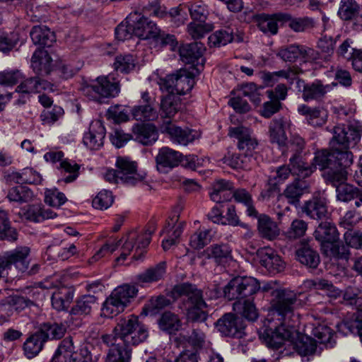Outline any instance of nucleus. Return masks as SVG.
Returning <instances> with one entry per match:
<instances>
[{
    "instance_id": "nucleus-13",
    "label": "nucleus",
    "mask_w": 362,
    "mask_h": 362,
    "mask_svg": "<svg viewBox=\"0 0 362 362\" xmlns=\"http://www.w3.org/2000/svg\"><path fill=\"white\" fill-rule=\"evenodd\" d=\"M228 135L238 140L237 146L240 152L249 156L252 158L253 151L258 145L257 140L252 131L244 126L230 127Z\"/></svg>"
},
{
    "instance_id": "nucleus-48",
    "label": "nucleus",
    "mask_w": 362,
    "mask_h": 362,
    "mask_svg": "<svg viewBox=\"0 0 362 362\" xmlns=\"http://www.w3.org/2000/svg\"><path fill=\"white\" fill-rule=\"evenodd\" d=\"M289 165L293 175H296L303 178L308 177L315 171V167L313 161L310 164L307 163L297 153L293 154L289 158Z\"/></svg>"
},
{
    "instance_id": "nucleus-52",
    "label": "nucleus",
    "mask_w": 362,
    "mask_h": 362,
    "mask_svg": "<svg viewBox=\"0 0 362 362\" xmlns=\"http://www.w3.org/2000/svg\"><path fill=\"white\" fill-rule=\"evenodd\" d=\"M137 64V60L133 54H119L115 58L114 69L122 74H129L134 71Z\"/></svg>"
},
{
    "instance_id": "nucleus-36",
    "label": "nucleus",
    "mask_w": 362,
    "mask_h": 362,
    "mask_svg": "<svg viewBox=\"0 0 362 362\" xmlns=\"http://www.w3.org/2000/svg\"><path fill=\"white\" fill-rule=\"evenodd\" d=\"M257 230L260 236L268 240L276 239L280 234L277 223L269 216L260 214L257 222Z\"/></svg>"
},
{
    "instance_id": "nucleus-37",
    "label": "nucleus",
    "mask_w": 362,
    "mask_h": 362,
    "mask_svg": "<svg viewBox=\"0 0 362 362\" xmlns=\"http://www.w3.org/2000/svg\"><path fill=\"white\" fill-rule=\"evenodd\" d=\"M57 213L50 209H46L42 204L29 205L23 211V216L25 219L40 223L46 219L54 218L57 217Z\"/></svg>"
},
{
    "instance_id": "nucleus-1",
    "label": "nucleus",
    "mask_w": 362,
    "mask_h": 362,
    "mask_svg": "<svg viewBox=\"0 0 362 362\" xmlns=\"http://www.w3.org/2000/svg\"><path fill=\"white\" fill-rule=\"evenodd\" d=\"M272 310L281 321L278 326L270 325L262 334V338L269 348L277 349L286 341H292L298 332L296 327L300 322L299 315L295 313L300 304L296 294L289 290L275 291Z\"/></svg>"
},
{
    "instance_id": "nucleus-64",
    "label": "nucleus",
    "mask_w": 362,
    "mask_h": 362,
    "mask_svg": "<svg viewBox=\"0 0 362 362\" xmlns=\"http://www.w3.org/2000/svg\"><path fill=\"white\" fill-rule=\"evenodd\" d=\"M308 225L305 221L301 219H295L288 230L284 232V235L290 240H296L305 234Z\"/></svg>"
},
{
    "instance_id": "nucleus-63",
    "label": "nucleus",
    "mask_w": 362,
    "mask_h": 362,
    "mask_svg": "<svg viewBox=\"0 0 362 362\" xmlns=\"http://www.w3.org/2000/svg\"><path fill=\"white\" fill-rule=\"evenodd\" d=\"M125 308L124 305L110 294L103 304L101 315L105 317L112 318L123 312Z\"/></svg>"
},
{
    "instance_id": "nucleus-11",
    "label": "nucleus",
    "mask_w": 362,
    "mask_h": 362,
    "mask_svg": "<svg viewBox=\"0 0 362 362\" xmlns=\"http://www.w3.org/2000/svg\"><path fill=\"white\" fill-rule=\"evenodd\" d=\"M341 20L346 33L362 29V9L356 0H341Z\"/></svg>"
},
{
    "instance_id": "nucleus-60",
    "label": "nucleus",
    "mask_w": 362,
    "mask_h": 362,
    "mask_svg": "<svg viewBox=\"0 0 362 362\" xmlns=\"http://www.w3.org/2000/svg\"><path fill=\"white\" fill-rule=\"evenodd\" d=\"M350 149L342 146V141H341V182L352 176L351 165L354 163V155Z\"/></svg>"
},
{
    "instance_id": "nucleus-6",
    "label": "nucleus",
    "mask_w": 362,
    "mask_h": 362,
    "mask_svg": "<svg viewBox=\"0 0 362 362\" xmlns=\"http://www.w3.org/2000/svg\"><path fill=\"white\" fill-rule=\"evenodd\" d=\"M29 253V247H20L0 255V278L14 279L18 276L16 272H26Z\"/></svg>"
},
{
    "instance_id": "nucleus-24",
    "label": "nucleus",
    "mask_w": 362,
    "mask_h": 362,
    "mask_svg": "<svg viewBox=\"0 0 362 362\" xmlns=\"http://www.w3.org/2000/svg\"><path fill=\"white\" fill-rule=\"evenodd\" d=\"M42 90L53 91V85L38 76L30 77L22 80L21 83L16 87V92L24 95L40 93Z\"/></svg>"
},
{
    "instance_id": "nucleus-61",
    "label": "nucleus",
    "mask_w": 362,
    "mask_h": 362,
    "mask_svg": "<svg viewBox=\"0 0 362 362\" xmlns=\"http://www.w3.org/2000/svg\"><path fill=\"white\" fill-rule=\"evenodd\" d=\"M211 230L209 229H199L189 237V246L194 250H201L206 246L211 240Z\"/></svg>"
},
{
    "instance_id": "nucleus-46",
    "label": "nucleus",
    "mask_w": 362,
    "mask_h": 362,
    "mask_svg": "<svg viewBox=\"0 0 362 362\" xmlns=\"http://www.w3.org/2000/svg\"><path fill=\"white\" fill-rule=\"evenodd\" d=\"M37 332L46 342L49 339L62 338L66 332V327L63 323L45 322L40 325Z\"/></svg>"
},
{
    "instance_id": "nucleus-35",
    "label": "nucleus",
    "mask_w": 362,
    "mask_h": 362,
    "mask_svg": "<svg viewBox=\"0 0 362 362\" xmlns=\"http://www.w3.org/2000/svg\"><path fill=\"white\" fill-rule=\"evenodd\" d=\"M283 13L269 15L261 13L256 16V22L258 28L267 35H274L278 33V21H283L281 16Z\"/></svg>"
},
{
    "instance_id": "nucleus-49",
    "label": "nucleus",
    "mask_w": 362,
    "mask_h": 362,
    "mask_svg": "<svg viewBox=\"0 0 362 362\" xmlns=\"http://www.w3.org/2000/svg\"><path fill=\"white\" fill-rule=\"evenodd\" d=\"M97 301L98 298L93 295H83L76 300L70 313L74 315H88L93 307L97 304Z\"/></svg>"
},
{
    "instance_id": "nucleus-41",
    "label": "nucleus",
    "mask_w": 362,
    "mask_h": 362,
    "mask_svg": "<svg viewBox=\"0 0 362 362\" xmlns=\"http://www.w3.org/2000/svg\"><path fill=\"white\" fill-rule=\"evenodd\" d=\"M297 259L307 267L315 269L320 262L318 252L313 249L308 244H302L296 252Z\"/></svg>"
},
{
    "instance_id": "nucleus-22",
    "label": "nucleus",
    "mask_w": 362,
    "mask_h": 362,
    "mask_svg": "<svg viewBox=\"0 0 362 362\" xmlns=\"http://www.w3.org/2000/svg\"><path fill=\"white\" fill-rule=\"evenodd\" d=\"M133 139L144 146L153 144L158 139L156 127L151 124H136L132 127Z\"/></svg>"
},
{
    "instance_id": "nucleus-15",
    "label": "nucleus",
    "mask_w": 362,
    "mask_h": 362,
    "mask_svg": "<svg viewBox=\"0 0 362 362\" xmlns=\"http://www.w3.org/2000/svg\"><path fill=\"white\" fill-rule=\"evenodd\" d=\"M115 165L120 176L122 183L127 185H135L144 179L137 173V163L128 157H118Z\"/></svg>"
},
{
    "instance_id": "nucleus-4",
    "label": "nucleus",
    "mask_w": 362,
    "mask_h": 362,
    "mask_svg": "<svg viewBox=\"0 0 362 362\" xmlns=\"http://www.w3.org/2000/svg\"><path fill=\"white\" fill-rule=\"evenodd\" d=\"M115 339L117 345L123 344L127 348L144 342L148 337L147 327L141 323L139 317L131 315L127 317L120 318L112 330L108 334Z\"/></svg>"
},
{
    "instance_id": "nucleus-8",
    "label": "nucleus",
    "mask_w": 362,
    "mask_h": 362,
    "mask_svg": "<svg viewBox=\"0 0 362 362\" xmlns=\"http://www.w3.org/2000/svg\"><path fill=\"white\" fill-rule=\"evenodd\" d=\"M154 228L146 229L143 232L130 231L126 236L125 240L122 245V252L117 258L119 262L127 259V256L135 249V254L133 256L134 260H141L146 253L145 249L149 245L151 240V235Z\"/></svg>"
},
{
    "instance_id": "nucleus-33",
    "label": "nucleus",
    "mask_w": 362,
    "mask_h": 362,
    "mask_svg": "<svg viewBox=\"0 0 362 362\" xmlns=\"http://www.w3.org/2000/svg\"><path fill=\"white\" fill-rule=\"evenodd\" d=\"M298 112L305 117L308 124L315 127H322L327 120V114L320 107H311L302 104L298 107Z\"/></svg>"
},
{
    "instance_id": "nucleus-32",
    "label": "nucleus",
    "mask_w": 362,
    "mask_h": 362,
    "mask_svg": "<svg viewBox=\"0 0 362 362\" xmlns=\"http://www.w3.org/2000/svg\"><path fill=\"white\" fill-rule=\"evenodd\" d=\"M166 268V262H160L136 275V281L141 285L158 282L164 278Z\"/></svg>"
},
{
    "instance_id": "nucleus-14",
    "label": "nucleus",
    "mask_w": 362,
    "mask_h": 362,
    "mask_svg": "<svg viewBox=\"0 0 362 362\" xmlns=\"http://www.w3.org/2000/svg\"><path fill=\"white\" fill-rule=\"evenodd\" d=\"M218 330L226 337L242 338L245 326L241 319L235 314L223 315L216 323Z\"/></svg>"
},
{
    "instance_id": "nucleus-5",
    "label": "nucleus",
    "mask_w": 362,
    "mask_h": 362,
    "mask_svg": "<svg viewBox=\"0 0 362 362\" xmlns=\"http://www.w3.org/2000/svg\"><path fill=\"white\" fill-rule=\"evenodd\" d=\"M80 90L88 100L102 104L119 95L120 83L112 74L100 76L93 80L84 81Z\"/></svg>"
},
{
    "instance_id": "nucleus-51",
    "label": "nucleus",
    "mask_w": 362,
    "mask_h": 362,
    "mask_svg": "<svg viewBox=\"0 0 362 362\" xmlns=\"http://www.w3.org/2000/svg\"><path fill=\"white\" fill-rule=\"evenodd\" d=\"M221 160L232 168L247 170L250 169L252 158L242 152L238 154L228 151Z\"/></svg>"
},
{
    "instance_id": "nucleus-45",
    "label": "nucleus",
    "mask_w": 362,
    "mask_h": 362,
    "mask_svg": "<svg viewBox=\"0 0 362 362\" xmlns=\"http://www.w3.org/2000/svg\"><path fill=\"white\" fill-rule=\"evenodd\" d=\"M74 294L71 288L62 286L57 288L51 298L53 308L59 311L66 309L73 300Z\"/></svg>"
},
{
    "instance_id": "nucleus-18",
    "label": "nucleus",
    "mask_w": 362,
    "mask_h": 362,
    "mask_svg": "<svg viewBox=\"0 0 362 362\" xmlns=\"http://www.w3.org/2000/svg\"><path fill=\"white\" fill-rule=\"evenodd\" d=\"M102 341L110 347L105 362H130L132 358V348H127L123 344L117 345L112 336L103 335Z\"/></svg>"
},
{
    "instance_id": "nucleus-27",
    "label": "nucleus",
    "mask_w": 362,
    "mask_h": 362,
    "mask_svg": "<svg viewBox=\"0 0 362 362\" xmlns=\"http://www.w3.org/2000/svg\"><path fill=\"white\" fill-rule=\"evenodd\" d=\"M344 300L341 302V305L343 306L341 307V310H345L346 307L351 306L352 311H346V315L344 317L342 320V325H344V320L348 317V316L351 313H356V316H357L359 320H362V317H360L358 314V311H362V296H359L357 293V290L355 288L348 287L343 295ZM344 329L347 330V329L344 327Z\"/></svg>"
},
{
    "instance_id": "nucleus-30",
    "label": "nucleus",
    "mask_w": 362,
    "mask_h": 362,
    "mask_svg": "<svg viewBox=\"0 0 362 362\" xmlns=\"http://www.w3.org/2000/svg\"><path fill=\"white\" fill-rule=\"evenodd\" d=\"M234 189L232 182L226 180H217L211 185L209 192L211 199L216 203L228 202L232 199Z\"/></svg>"
},
{
    "instance_id": "nucleus-23",
    "label": "nucleus",
    "mask_w": 362,
    "mask_h": 362,
    "mask_svg": "<svg viewBox=\"0 0 362 362\" xmlns=\"http://www.w3.org/2000/svg\"><path fill=\"white\" fill-rule=\"evenodd\" d=\"M291 122L284 117L272 119L269 125V140L279 146H284L286 144L287 136L286 130L290 127Z\"/></svg>"
},
{
    "instance_id": "nucleus-29",
    "label": "nucleus",
    "mask_w": 362,
    "mask_h": 362,
    "mask_svg": "<svg viewBox=\"0 0 362 362\" xmlns=\"http://www.w3.org/2000/svg\"><path fill=\"white\" fill-rule=\"evenodd\" d=\"M362 127L356 120H349L344 124L341 132V141L345 148H352L356 146L361 137Z\"/></svg>"
},
{
    "instance_id": "nucleus-56",
    "label": "nucleus",
    "mask_w": 362,
    "mask_h": 362,
    "mask_svg": "<svg viewBox=\"0 0 362 362\" xmlns=\"http://www.w3.org/2000/svg\"><path fill=\"white\" fill-rule=\"evenodd\" d=\"M137 292L138 290L134 286L123 284L115 288L112 291L111 295L124 305V307H127L131 300L136 296Z\"/></svg>"
},
{
    "instance_id": "nucleus-28",
    "label": "nucleus",
    "mask_w": 362,
    "mask_h": 362,
    "mask_svg": "<svg viewBox=\"0 0 362 362\" xmlns=\"http://www.w3.org/2000/svg\"><path fill=\"white\" fill-rule=\"evenodd\" d=\"M255 298L235 300L233 304L235 315L250 322H255L259 317V312L254 302Z\"/></svg>"
},
{
    "instance_id": "nucleus-43",
    "label": "nucleus",
    "mask_w": 362,
    "mask_h": 362,
    "mask_svg": "<svg viewBox=\"0 0 362 362\" xmlns=\"http://www.w3.org/2000/svg\"><path fill=\"white\" fill-rule=\"evenodd\" d=\"M205 50L204 45L201 42L185 44L180 47V56L182 60L187 64H194L203 54Z\"/></svg>"
},
{
    "instance_id": "nucleus-59",
    "label": "nucleus",
    "mask_w": 362,
    "mask_h": 362,
    "mask_svg": "<svg viewBox=\"0 0 362 362\" xmlns=\"http://www.w3.org/2000/svg\"><path fill=\"white\" fill-rule=\"evenodd\" d=\"M160 107L165 117L170 118L179 110L180 107V100L176 95L168 93V95L162 99Z\"/></svg>"
},
{
    "instance_id": "nucleus-2",
    "label": "nucleus",
    "mask_w": 362,
    "mask_h": 362,
    "mask_svg": "<svg viewBox=\"0 0 362 362\" xmlns=\"http://www.w3.org/2000/svg\"><path fill=\"white\" fill-rule=\"evenodd\" d=\"M337 127H333L334 136L327 148L317 150L312 160L315 170L318 167L324 170L323 176L326 181L336 187V197L339 199V139Z\"/></svg>"
},
{
    "instance_id": "nucleus-10",
    "label": "nucleus",
    "mask_w": 362,
    "mask_h": 362,
    "mask_svg": "<svg viewBox=\"0 0 362 362\" xmlns=\"http://www.w3.org/2000/svg\"><path fill=\"white\" fill-rule=\"evenodd\" d=\"M192 74L186 69H180L175 74H169L160 78V89L174 95H185L189 92L194 85Z\"/></svg>"
},
{
    "instance_id": "nucleus-12",
    "label": "nucleus",
    "mask_w": 362,
    "mask_h": 362,
    "mask_svg": "<svg viewBox=\"0 0 362 362\" xmlns=\"http://www.w3.org/2000/svg\"><path fill=\"white\" fill-rule=\"evenodd\" d=\"M127 22L133 25L134 35L139 39H154L160 33V28L157 25L140 13H129Z\"/></svg>"
},
{
    "instance_id": "nucleus-17",
    "label": "nucleus",
    "mask_w": 362,
    "mask_h": 362,
    "mask_svg": "<svg viewBox=\"0 0 362 362\" xmlns=\"http://www.w3.org/2000/svg\"><path fill=\"white\" fill-rule=\"evenodd\" d=\"M178 220L179 215L174 214L167 220L166 224L162 230V233H167V238L162 242V247L165 251L170 250L172 246L178 243L179 238L185 228L186 222L177 223Z\"/></svg>"
},
{
    "instance_id": "nucleus-21",
    "label": "nucleus",
    "mask_w": 362,
    "mask_h": 362,
    "mask_svg": "<svg viewBox=\"0 0 362 362\" xmlns=\"http://www.w3.org/2000/svg\"><path fill=\"white\" fill-rule=\"evenodd\" d=\"M162 133L168 134L173 142L186 146L194 140L192 130L182 129L173 124L170 121L164 122L160 127Z\"/></svg>"
},
{
    "instance_id": "nucleus-9",
    "label": "nucleus",
    "mask_w": 362,
    "mask_h": 362,
    "mask_svg": "<svg viewBox=\"0 0 362 362\" xmlns=\"http://www.w3.org/2000/svg\"><path fill=\"white\" fill-rule=\"evenodd\" d=\"M321 242L323 254L330 259H339V240L337 227L330 222H321L314 232Z\"/></svg>"
},
{
    "instance_id": "nucleus-19",
    "label": "nucleus",
    "mask_w": 362,
    "mask_h": 362,
    "mask_svg": "<svg viewBox=\"0 0 362 362\" xmlns=\"http://www.w3.org/2000/svg\"><path fill=\"white\" fill-rule=\"evenodd\" d=\"M257 255L260 264L271 274H276L284 271L285 262L277 252L269 247H262L258 250Z\"/></svg>"
},
{
    "instance_id": "nucleus-3",
    "label": "nucleus",
    "mask_w": 362,
    "mask_h": 362,
    "mask_svg": "<svg viewBox=\"0 0 362 362\" xmlns=\"http://www.w3.org/2000/svg\"><path fill=\"white\" fill-rule=\"evenodd\" d=\"M172 297L182 298L180 308L186 312L187 318L192 322H204L207 319V304L204 300L202 291L195 285L184 283L174 286Z\"/></svg>"
},
{
    "instance_id": "nucleus-25",
    "label": "nucleus",
    "mask_w": 362,
    "mask_h": 362,
    "mask_svg": "<svg viewBox=\"0 0 362 362\" xmlns=\"http://www.w3.org/2000/svg\"><path fill=\"white\" fill-rule=\"evenodd\" d=\"M31 67L38 76H47L52 70V59L47 50L37 49L31 59Z\"/></svg>"
},
{
    "instance_id": "nucleus-31",
    "label": "nucleus",
    "mask_w": 362,
    "mask_h": 362,
    "mask_svg": "<svg viewBox=\"0 0 362 362\" xmlns=\"http://www.w3.org/2000/svg\"><path fill=\"white\" fill-rule=\"evenodd\" d=\"M303 83L302 98L305 102L322 100L329 88V85H323L320 80H316L310 83H304L303 81L298 79V83Z\"/></svg>"
},
{
    "instance_id": "nucleus-50",
    "label": "nucleus",
    "mask_w": 362,
    "mask_h": 362,
    "mask_svg": "<svg viewBox=\"0 0 362 362\" xmlns=\"http://www.w3.org/2000/svg\"><path fill=\"white\" fill-rule=\"evenodd\" d=\"M10 180L18 184L38 185L42 182L40 173L32 168H25L21 172H13L8 175Z\"/></svg>"
},
{
    "instance_id": "nucleus-26",
    "label": "nucleus",
    "mask_w": 362,
    "mask_h": 362,
    "mask_svg": "<svg viewBox=\"0 0 362 362\" xmlns=\"http://www.w3.org/2000/svg\"><path fill=\"white\" fill-rule=\"evenodd\" d=\"M34 305L33 300L21 295H14L7 298L4 302L0 303V312L6 313L8 316L13 314V311L20 313L27 308Z\"/></svg>"
},
{
    "instance_id": "nucleus-57",
    "label": "nucleus",
    "mask_w": 362,
    "mask_h": 362,
    "mask_svg": "<svg viewBox=\"0 0 362 362\" xmlns=\"http://www.w3.org/2000/svg\"><path fill=\"white\" fill-rule=\"evenodd\" d=\"M170 304V300L164 296H153L144 305L143 313H145L146 315H155Z\"/></svg>"
},
{
    "instance_id": "nucleus-16",
    "label": "nucleus",
    "mask_w": 362,
    "mask_h": 362,
    "mask_svg": "<svg viewBox=\"0 0 362 362\" xmlns=\"http://www.w3.org/2000/svg\"><path fill=\"white\" fill-rule=\"evenodd\" d=\"M156 169L160 173H168L177 167L182 160V153L168 146L158 150L155 157Z\"/></svg>"
},
{
    "instance_id": "nucleus-7",
    "label": "nucleus",
    "mask_w": 362,
    "mask_h": 362,
    "mask_svg": "<svg viewBox=\"0 0 362 362\" xmlns=\"http://www.w3.org/2000/svg\"><path fill=\"white\" fill-rule=\"evenodd\" d=\"M260 289V283L257 279L251 276H237L225 286L223 296L228 300L255 298Z\"/></svg>"
},
{
    "instance_id": "nucleus-40",
    "label": "nucleus",
    "mask_w": 362,
    "mask_h": 362,
    "mask_svg": "<svg viewBox=\"0 0 362 362\" xmlns=\"http://www.w3.org/2000/svg\"><path fill=\"white\" fill-rule=\"evenodd\" d=\"M303 211L311 218L322 219L328 216L327 203L325 199L313 197L305 204Z\"/></svg>"
},
{
    "instance_id": "nucleus-54",
    "label": "nucleus",
    "mask_w": 362,
    "mask_h": 362,
    "mask_svg": "<svg viewBox=\"0 0 362 362\" xmlns=\"http://www.w3.org/2000/svg\"><path fill=\"white\" fill-rule=\"evenodd\" d=\"M33 197V191L22 184L11 188L7 194V198L10 202H15L20 204L32 201Z\"/></svg>"
},
{
    "instance_id": "nucleus-44",
    "label": "nucleus",
    "mask_w": 362,
    "mask_h": 362,
    "mask_svg": "<svg viewBox=\"0 0 362 362\" xmlns=\"http://www.w3.org/2000/svg\"><path fill=\"white\" fill-rule=\"evenodd\" d=\"M281 16L283 18V22L287 23L288 27L296 33L306 32L315 27V21L312 18H294L288 13H284Z\"/></svg>"
},
{
    "instance_id": "nucleus-53",
    "label": "nucleus",
    "mask_w": 362,
    "mask_h": 362,
    "mask_svg": "<svg viewBox=\"0 0 362 362\" xmlns=\"http://www.w3.org/2000/svg\"><path fill=\"white\" fill-rule=\"evenodd\" d=\"M45 342L37 331L30 335L23 344V350L26 357L33 358L37 356L42 350Z\"/></svg>"
},
{
    "instance_id": "nucleus-34",
    "label": "nucleus",
    "mask_w": 362,
    "mask_h": 362,
    "mask_svg": "<svg viewBox=\"0 0 362 362\" xmlns=\"http://www.w3.org/2000/svg\"><path fill=\"white\" fill-rule=\"evenodd\" d=\"M208 40L210 47H221L232 42L233 40L241 42L243 37L234 32L233 28L226 27L210 35Z\"/></svg>"
},
{
    "instance_id": "nucleus-58",
    "label": "nucleus",
    "mask_w": 362,
    "mask_h": 362,
    "mask_svg": "<svg viewBox=\"0 0 362 362\" xmlns=\"http://www.w3.org/2000/svg\"><path fill=\"white\" fill-rule=\"evenodd\" d=\"M57 169L60 171L62 175H65L66 173L69 175L62 179V181L65 183H70L74 182L78 176V171L80 166L74 161H71L68 159H64L61 161Z\"/></svg>"
},
{
    "instance_id": "nucleus-42",
    "label": "nucleus",
    "mask_w": 362,
    "mask_h": 362,
    "mask_svg": "<svg viewBox=\"0 0 362 362\" xmlns=\"http://www.w3.org/2000/svg\"><path fill=\"white\" fill-rule=\"evenodd\" d=\"M30 35L35 45L51 47L56 41L54 33L45 25L34 26Z\"/></svg>"
},
{
    "instance_id": "nucleus-62",
    "label": "nucleus",
    "mask_w": 362,
    "mask_h": 362,
    "mask_svg": "<svg viewBox=\"0 0 362 362\" xmlns=\"http://www.w3.org/2000/svg\"><path fill=\"white\" fill-rule=\"evenodd\" d=\"M94 347L92 344L88 343L83 344L79 349L76 352L73 353L70 355L69 362H93L97 361L98 359V356L93 358L92 351Z\"/></svg>"
},
{
    "instance_id": "nucleus-38",
    "label": "nucleus",
    "mask_w": 362,
    "mask_h": 362,
    "mask_svg": "<svg viewBox=\"0 0 362 362\" xmlns=\"http://www.w3.org/2000/svg\"><path fill=\"white\" fill-rule=\"evenodd\" d=\"M341 272H344L345 276H353L354 272L362 275V257L355 259L351 257L349 250L344 247L341 251Z\"/></svg>"
},
{
    "instance_id": "nucleus-55",
    "label": "nucleus",
    "mask_w": 362,
    "mask_h": 362,
    "mask_svg": "<svg viewBox=\"0 0 362 362\" xmlns=\"http://www.w3.org/2000/svg\"><path fill=\"white\" fill-rule=\"evenodd\" d=\"M209 257L218 264L227 262L231 259V249L228 244H214L208 248Z\"/></svg>"
},
{
    "instance_id": "nucleus-20",
    "label": "nucleus",
    "mask_w": 362,
    "mask_h": 362,
    "mask_svg": "<svg viewBox=\"0 0 362 362\" xmlns=\"http://www.w3.org/2000/svg\"><path fill=\"white\" fill-rule=\"evenodd\" d=\"M105 128L100 120L90 123L89 130L84 134L83 144L90 150H98L103 145L105 136Z\"/></svg>"
},
{
    "instance_id": "nucleus-47",
    "label": "nucleus",
    "mask_w": 362,
    "mask_h": 362,
    "mask_svg": "<svg viewBox=\"0 0 362 362\" xmlns=\"http://www.w3.org/2000/svg\"><path fill=\"white\" fill-rule=\"evenodd\" d=\"M308 187V185L306 181L296 179L293 182L286 186L282 195L288 199V203L297 204Z\"/></svg>"
},
{
    "instance_id": "nucleus-39",
    "label": "nucleus",
    "mask_w": 362,
    "mask_h": 362,
    "mask_svg": "<svg viewBox=\"0 0 362 362\" xmlns=\"http://www.w3.org/2000/svg\"><path fill=\"white\" fill-rule=\"evenodd\" d=\"M158 325L161 331L174 334L180 329L182 323L178 315L171 311H165L159 317Z\"/></svg>"
}]
</instances>
